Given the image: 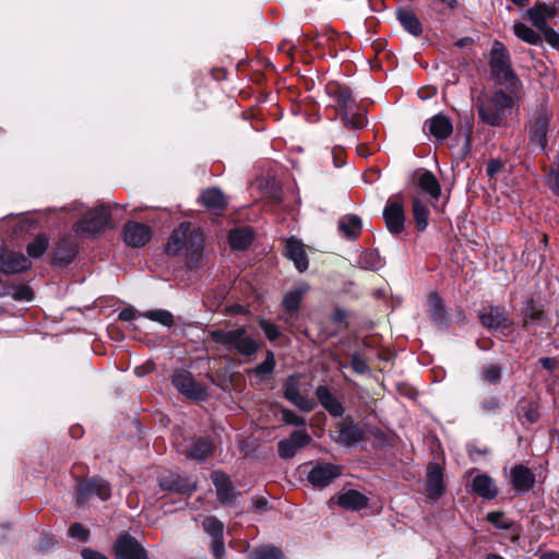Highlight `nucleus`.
I'll return each instance as SVG.
<instances>
[{"label": "nucleus", "mask_w": 559, "mask_h": 559, "mask_svg": "<svg viewBox=\"0 0 559 559\" xmlns=\"http://www.w3.org/2000/svg\"><path fill=\"white\" fill-rule=\"evenodd\" d=\"M204 237L201 230L190 223H182L176 228L166 245L168 255H182L190 269L198 267L203 259Z\"/></svg>", "instance_id": "nucleus-1"}, {"label": "nucleus", "mask_w": 559, "mask_h": 559, "mask_svg": "<svg viewBox=\"0 0 559 559\" xmlns=\"http://www.w3.org/2000/svg\"><path fill=\"white\" fill-rule=\"evenodd\" d=\"M211 337L228 352L241 356H252L259 349V343L248 334L245 326L233 330H214L211 332Z\"/></svg>", "instance_id": "nucleus-2"}, {"label": "nucleus", "mask_w": 559, "mask_h": 559, "mask_svg": "<svg viewBox=\"0 0 559 559\" xmlns=\"http://www.w3.org/2000/svg\"><path fill=\"white\" fill-rule=\"evenodd\" d=\"M513 99L503 92H496L481 100L478 106L479 118L492 127L500 126L504 116L510 111Z\"/></svg>", "instance_id": "nucleus-3"}, {"label": "nucleus", "mask_w": 559, "mask_h": 559, "mask_svg": "<svg viewBox=\"0 0 559 559\" xmlns=\"http://www.w3.org/2000/svg\"><path fill=\"white\" fill-rule=\"evenodd\" d=\"M110 226V211L105 205H98L90 210L74 225V230L79 236L92 237L105 230Z\"/></svg>", "instance_id": "nucleus-4"}, {"label": "nucleus", "mask_w": 559, "mask_h": 559, "mask_svg": "<svg viewBox=\"0 0 559 559\" xmlns=\"http://www.w3.org/2000/svg\"><path fill=\"white\" fill-rule=\"evenodd\" d=\"M342 474L341 466L318 462L308 473V481L314 487H326Z\"/></svg>", "instance_id": "nucleus-5"}, {"label": "nucleus", "mask_w": 559, "mask_h": 559, "mask_svg": "<svg viewBox=\"0 0 559 559\" xmlns=\"http://www.w3.org/2000/svg\"><path fill=\"white\" fill-rule=\"evenodd\" d=\"M114 548L118 559H147L145 549L129 534H121Z\"/></svg>", "instance_id": "nucleus-6"}, {"label": "nucleus", "mask_w": 559, "mask_h": 559, "mask_svg": "<svg viewBox=\"0 0 559 559\" xmlns=\"http://www.w3.org/2000/svg\"><path fill=\"white\" fill-rule=\"evenodd\" d=\"M205 533L212 538V552L215 559H223L225 555L224 524L215 516H206L202 522Z\"/></svg>", "instance_id": "nucleus-7"}, {"label": "nucleus", "mask_w": 559, "mask_h": 559, "mask_svg": "<svg viewBox=\"0 0 559 559\" xmlns=\"http://www.w3.org/2000/svg\"><path fill=\"white\" fill-rule=\"evenodd\" d=\"M93 496H97L100 500H107L110 497L108 483L102 478H93L78 486L76 501L79 503H85Z\"/></svg>", "instance_id": "nucleus-8"}, {"label": "nucleus", "mask_w": 559, "mask_h": 559, "mask_svg": "<svg viewBox=\"0 0 559 559\" xmlns=\"http://www.w3.org/2000/svg\"><path fill=\"white\" fill-rule=\"evenodd\" d=\"M490 68L495 75L506 80L510 79L513 73L510 66V56L503 44L495 41L490 51Z\"/></svg>", "instance_id": "nucleus-9"}, {"label": "nucleus", "mask_w": 559, "mask_h": 559, "mask_svg": "<svg viewBox=\"0 0 559 559\" xmlns=\"http://www.w3.org/2000/svg\"><path fill=\"white\" fill-rule=\"evenodd\" d=\"M383 218L388 229L393 234H399L404 229V209L400 197L390 199L383 210Z\"/></svg>", "instance_id": "nucleus-10"}, {"label": "nucleus", "mask_w": 559, "mask_h": 559, "mask_svg": "<svg viewBox=\"0 0 559 559\" xmlns=\"http://www.w3.org/2000/svg\"><path fill=\"white\" fill-rule=\"evenodd\" d=\"M311 441L312 439L306 429L296 430L289 436V438L283 439L278 442V455L282 459H290L299 449L305 448Z\"/></svg>", "instance_id": "nucleus-11"}, {"label": "nucleus", "mask_w": 559, "mask_h": 559, "mask_svg": "<svg viewBox=\"0 0 559 559\" xmlns=\"http://www.w3.org/2000/svg\"><path fill=\"white\" fill-rule=\"evenodd\" d=\"M31 267L29 260L21 252L2 249L0 251V272L3 274L21 273Z\"/></svg>", "instance_id": "nucleus-12"}, {"label": "nucleus", "mask_w": 559, "mask_h": 559, "mask_svg": "<svg viewBox=\"0 0 559 559\" xmlns=\"http://www.w3.org/2000/svg\"><path fill=\"white\" fill-rule=\"evenodd\" d=\"M211 479L215 486L219 502L226 506H233L236 502L239 492L236 490L229 478L221 472H213Z\"/></svg>", "instance_id": "nucleus-13"}, {"label": "nucleus", "mask_w": 559, "mask_h": 559, "mask_svg": "<svg viewBox=\"0 0 559 559\" xmlns=\"http://www.w3.org/2000/svg\"><path fill=\"white\" fill-rule=\"evenodd\" d=\"M284 396L296 407L304 412H310L314 407V402L304 396L299 391L297 376H290L284 383Z\"/></svg>", "instance_id": "nucleus-14"}, {"label": "nucleus", "mask_w": 559, "mask_h": 559, "mask_svg": "<svg viewBox=\"0 0 559 559\" xmlns=\"http://www.w3.org/2000/svg\"><path fill=\"white\" fill-rule=\"evenodd\" d=\"M173 384L186 396L202 399L204 396L203 388L198 384L192 374L181 370L173 376Z\"/></svg>", "instance_id": "nucleus-15"}, {"label": "nucleus", "mask_w": 559, "mask_h": 559, "mask_svg": "<svg viewBox=\"0 0 559 559\" xmlns=\"http://www.w3.org/2000/svg\"><path fill=\"white\" fill-rule=\"evenodd\" d=\"M159 487L163 490L175 492H191L195 489V481L181 477L174 472H167L158 478Z\"/></svg>", "instance_id": "nucleus-16"}, {"label": "nucleus", "mask_w": 559, "mask_h": 559, "mask_svg": "<svg viewBox=\"0 0 559 559\" xmlns=\"http://www.w3.org/2000/svg\"><path fill=\"white\" fill-rule=\"evenodd\" d=\"M151 228L144 224L130 222L124 226V242L129 247L140 248L151 238Z\"/></svg>", "instance_id": "nucleus-17"}, {"label": "nucleus", "mask_w": 559, "mask_h": 559, "mask_svg": "<svg viewBox=\"0 0 559 559\" xmlns=\"http://www.w3.org/2000/svg\"><path fill=\"white\" fill-rule=\"evenodd\" d=\"M525 14L539 32H544L549 28L547 22L556 16V10L546 3L536 2Z\"/></svg>", "instance_id": "nucleus-18"}, {"label": "nucleus", "mask_w": 559, "mask_h": 559, "mask_svg": "<svg viewBox=\"0 0 559 559\" xmlns=\"http://www.w3.org/2000/svg\"><path fill=\"white\" fill-rule=\"evenodd\" d=\"M285 255L294 262L299 272H304L308 269L309 262L305 251V246L299 239L290 237L286 240Z\"/></svg>", "instance_id": "nucleus-19"}, {"label": "nucleus", "mask_w": 559, "mask_h": 559, "mask_svg": "<svg viewBox=\"0 0 559 559\" xmlns=\"http://www.w3.org/2000/svg\"><path fill=\"white\" fill-rule=\"evenodd\" d=\"M472 491L485 500H492L499 493L496 481L487 474H478L473 478Z\"/></svg>", "instance_id": "nucleus-20"}, {"label": "nucleus", "mask_w": 559, "mask_h": 559, "mask_svg": "<svg viewBox=\"0 0 559 559\" xmlns=\"http://www.w3.org/2000/svg\"><path fill=\"white\" fill-rule=\"evenodd\" d=\"M511 483L518 493L531 490L535 484V476L532 471L523 465H516L510 472Z\"/></svg>", "instance_id": "nucleus-21"}, {"label": "nucleus", "mask_w": 559, "mask_h": 559, "mask_svg": "<svg viewBox=\"0 0 559 559\" xmlns=\"http://www.w3.org/2000/svg\"><path fill=\"white\" fill-rule=\"evenodd\" d=\"M424 129L428 130L438 141H442L451 135L453 126L449 117L439 114L428 119Z\"/></svg>", "instance_id": "nucleus-22"}, {"label": "nucleus", "mask_w": 559, "mask_h": 559, "mask_svg": "<svg viewBox=\"0 0 559 559\" xmlns=\"http://www.w3.org/2000/svg\"><path fill=\"white\" fill-rule=\"evenodd\" d=\"M481 324L489 330H499L510 326V320L500 307H491L488 311L479 314Z\"/></svg>", "instance_id": "nucleus-23"}, {"label": "nucleus", "mask_w": 559, "mask_h": 559, "mask_svg": "<svg viewBox=\"0 0 559 559\" xmlns=\"http://www.w3.org/2000/svg\"><path fill=\"white\" fill-rule=\"evenodd\" d=\"M328 93L337 102V108L341 115L356 108V100L348 87L342 85H329Z\"/></svg>", "instance_id": "nucleus-24"}, {"label": "nucleus", "mask_w": 559, "mask_h": 559, "mask_svg": "<svg viewBox=\"0 0 559 559\" xmlns=\"http://www.w3.org/2000/svg\"><path fill=\"white\" fill-rule=\"evenodd\" d=\"M336 502L343 509L358 511L367 507L368 498L357 490L348 489L336 496Z\"/></svg>", "instance_id": "nucleus-25"}, {"label": "nucleus", "mask_w": 559, "mask_h": 559, "mask_svg": "<svg viewBox=\"0 0 559 559\" xmlns=\"http://www.w3.org/2000/svg\"><path fill=\"white\" fill-rule=\"evenodd\" d=\"M199 200L207 211L214 214H221L227 205L223 192L216 188H211L203 191Z\"/></svg>", "instance_id": "nucleus-26"}, {"label": "nucleus", "mask_w": 559, "mask_h": 559, "mask_svg": "<svg viewBox=\"0 0 559 559\" xmlns=\"http://www.w3.org/2000/svg\"><path fill=\"white\" fill-rule=\"evenodd\" d=\"M364 430L358 425L343 424L334 441L345 447H354L364 439Z\"/></svg>", "instance_id": "nucleus-27"}, {"label": "nucleus", "mask_w": 559, "mask_h": 559, "mask_svg": "<svg viewBox=\"0 0 559 559\" xmlns=\"http://www.w3.org/2000/svg\"><path fill=\"white\" fill-rule=\"evenodd\" d=\"M418 187L423 193L429 197L430 203H433L439 200L441 194V186L436 176L431 171H420L418 176Z\"/></svg>", "instance_id": "nucleus-28"}, {"label": "nucleus", "mask_w": 559, "mask_h": 559, "mask_svg": "<svg viewBox=\"0 0 559 559\" xmlns=\"http://www.w3.org/2000/svg\"><path fill=\"white\" fill-rule=\"evenodd\" d=\"M76 243L68 237L61 238L53 251V262L56 264H68L76 254Z\"/></svg>", "instance_id": "nucleus-29"}, {"label": "nucleus", "mask_w": 559, "mask_h": 559, "mask_svg": "<svg viewBox=\"0 0 559 559\" xmlns=\"http://www.w3.org/2000/svg\"><path fill=\"white\" fill-rule=\"evenodd\" d=\"M310 289L306 283L298 284L293 289L287 292L283 297V306L288 313H296L299 309L300 302Z\"/></svg>", "instance_id": "nucleus-30"}, {"label": "nucleus", "mask_w": 559, "mask_h": 559, "mask_svg": "<svg viewBox=\"0 0 559 559\" xmlns=\"http://www.w3.org/2000/svg\"><path fill=\"white\" fill-rule=\"evenodd\" d=\"M316 395L318 397V401L320 404L332 415L335 417L342 416L344 413V407L340 403L337 399H335L330 390L324 386L320 385L317 388Z\"/></svg>", "instance_id": "nucleus-31"}, {"label": "nucleus", "mask_w": 559, "mask_h": 559, "mask_svg": "<svg viewBox=\"0 0 559 559\" xmlns=\"http://www.w3.org/2000/svg\"><path fill=\"white\" fill-rule=\"evenodd\" d=\"M362 229V222L359 216L355 214L343 215L338 219V230L347 239H356Z\"/></svg>", "instance_id": "nucleus-32"}, {"label": "nucleus", "mask_w": 559, "mask_h": 559, "mask_svg": "<svg viewBox=\"0 0 559 559\" xmlns=\"http://www.w3.org/2000/svg\"><path fill=\"white\" fill-rule=\"evenodd\" d=\"M549 118L550 116L546 110H540L536 112L534 120L531 124V135L542 146L546 144Z\"/></svg>", "instance_id": "nucleus-33"}, {"label": "nucleus", "mask_w": 559, "mask_h": 559, "mask_svg": "<svg viewBox=\"0 0 559 559\" xmlns=\"http://www.w3.org/2000/svg\"><path fill=\"white\" fill-rule=\"evenodd\" d=\"M443 476L439 464L430 463L428 466L427 490L431 498L440 497L443 492Z\"/></svg>", "instance_id": "nucleus-34"}, {"label": "nucleus", "mask_w": 559, "mask_h": 559, "mask_svg": "<svg viewBox=\"0 0 559 559\" xmlns=\"http://www.w3.org/2000/svg\"><path fill=\"white\" fill-rule=\"evenodd\" d=\"M185 452L188 457L203 461L213 452V444L210 440L200 438L186 445Z\"/></svg>", "instance_id": "nucleus-35"}, {"label": "nucleus", "mask_w": 559, "mask_h": 559, "mask_svg": "<svg viewBox=\"0 0 559 559\" xmlns=\"http://www.w3.org/2000/svg\"><path fill=\"white\" fill-rule=\"evenodd\" d=\"M396 16L401 25L413 36H419L423 32L421 24L416 14L409 8L397 10Z\"/></svg>", "instance_id": "nucleus-36"}, {"label": "nucleus", "mask_w": 559, "mask_h": 559, "mask_svg": "<svg viewBox=\"0 0 559 559\" xmlns=\"http://www.w3.org/2000/svg\"><path fill=\"white\" fill-rule=\"evenodd\" d=\"M413 215L416 224V228L419 231H424L429 222V210L423 200L418 197L413 200Z\"/></svg>", "instance_id": "nucleus-37"}, {"label": "nucleus", "mask_w": 559, "mask_h": 559, "mask_svg": "<svg viewBox=\"0 0 559 559\" xmlns=\"http://www.w3.org/2000/svg\"><path fill=\"white\" fill-rule=\"evenodd\" d=\"M252 233L248 228H238L229 233V245L234 250H243L252 241Z\"/></svg>", "instance_id": "nucleus-38"}, {"label": "nucleus", "mask_w": 559, "mask_h": 559, "mask_svg": "<svg viewBox=\"0 0 559 559\" xmlns=\"http://www.w3.org/2000/svg\"><path fill=\"white\" fill-rule=\"evenodd\" d=\"M513 32L519 39L530 45H538L542 41V36L523 22H515Z\"/></svg>", "instance_id": "nucleus-39"}, {"label": "nucleus", "mask_w": 559, "mask_h": 559, "mask_svg": "<svg viewBox=\"0 0 559 559\" xmlns=\"http://www.w3.org/2000/svg\"><path fill=\"white\" fill-rule=\"evenodd\" d=\"M428 307L429 313L437 324L443 325L447 323V312L444 310L441 298H439L438 296H432L429 299Z\"/></svg>", "instance_id": "nucleus-40"}, {"label": "nucleus", "mask_w": 559, "mask_h": 559, "mask_svg": "<svg viewBox=\"0 0 559 559\" xmlns=\"http://www.w3.org/2000/svg\"><path fill=\"white\" fill-rule=\"evenodd\" d=\"M479 378L483 382L497 384L501 380V367L495 364H486L480 369Z\"/></svg>", "instance_id": "nucleus-41"}, {"label": "nucleus", "mask_w": 559, "mask_h": 559, "mask_svg": "<svg viewBox=\"0 0 559 559\" xmlns=\"http://www.w3.org/2000/svg\"><path fill=\"white\" fill-rule=\"evenodd\" d=\"M142 316L151 321L157 322L167 328H170L174 324V316L168 310H148L144 312Z\"/></svg>", "instance_id": "nucleus-42"}, {"label": "nucleus", "mask_w": 559, "mask_h": 559, "mask_svg": "<svg viewBox=\"0 0 559 559\" xmlns=\"http://www.w3.org/2000/svg\"><path fill=\"white\" fill-rule=\"evenodd\" d=\"M48 245V238L45 235H39L28 243L27 253L31 258L38 259L47 251Z\"/></svg>", "instance_id": "nucleus-43"}, {"label": "nucleus", "mask_w": 559, "mask_h": 559, "mask_svg": "<svg viewBox=\"0 0 559 559\" xmlns=\"http://www.w3.org/2000/svg\"><path fill=\"white\" fill-rule=\"evenodd\" d=\"M250 559H284V556L276 547L263 546L252 550Z\"/></svg>", "instance_id": "nucleus-44"}, {"label": "nucleus", "mask_w": 559, "mask_h": 559, "mask_svg": "<svg viewBox=\"0 0 559 559\" xmlns=\"http://www.w3.org/2000/svg\"><path fill=\"white\" fill-rule=\"evenodd\" d=\"M342 121L345 127L350 129H361L365 126L364 115L355 109L342 114Z\"/></svg>", "instance_id": "nucleus-45"}, {"label": "nucleus", "mask_w": 559, "mask_h": 559, "mask_svg": "<svg viewBox=\"0 0 559 559\" xmlns=\"http://www.w3.org/2000/svg\"><path fill=\"white\" fill-rule=\"evenodd\" d=\"M486 519L489 523L499 530H509L512 525V522L504 515L503 512L500 511L489 512Z\"/></svg>", "instance_id": "nucleus-46"}, {"label": "nucleus", "mask_w": 559, "mask_h": 559, "mask_svg": "<svg viewBox=\"0 0 559 559\" xmlns=\"http://www.w3.org/2000/svg\"><path fill=\"white\" fill-rule=\"evenodd\" d=\"M281 413H282L283 420L286 424L294 425L297 427H305L306 419L302 416H299L296 413H294L289 409H285V408L282 409Z\"/></svg>", "instance_id": "nucleus-47"}, {"label": "nucleus", "mask_w": 559, "mask_h": 559, "mask_svg": "<svg viewBox=\"0 0 559 559\" xmlns=\"http://www.w3.org/2000/svg\"><path fill=\"white\" fill-rule=\"evenodd\" d=\"M275 367V358L272 352H267L265 360L258 365L254 369L258 374H267L273 371Z\"/></svg>", "instance_id": "nucleus-48"}, {"label": "nucleus", "mask_w": 559, "mask_h": 559, "mask_svg": "<svg viewBox=\"0 0 559 559\" xmlns=\"http://www.w3.org/2000/svg\"><path fill=\"white\" fill-rule=\"evenodd\" d=\"M259 324L270 341H274V340L278 338L280 331L274 324L267 322L264 319H260Z\"/></svg>", "instance_id": "nucleus-49"}, {"label": "nucleus", "mask_w": 559, "mask_h": 559, "mask_svg": "<svg viewBox=\"0 0 559 559\" xmlns=\"http://www.w3.org/2000/svg\"><path fill=\"white\" fill-rule=\"evenodd\" d=\"M361 261L365 267L368 269H379L381 266V261L379 255L376 252H367L362 255Z\"/></svg>", "instance_id": "nucleus-50"}, {"label": "nucleus", "mask_w": 559, "mask_h": 559, "mask_svg": "<svg viewBox=\"0 0 559 559\" xmlns=\"http://www.w3.org/2000/svg\"><path fill=\"white\" fill-rule=\"evenodd\" d=\"M350 365L353 370L359 374L366 373L369 370L367 362L358 354L352 356Z\"/></svg>", "instance_id": "nucleus-51"}, {"label": "nucleus", "mask_w": 559, "mask_h": 559, "mask_svg": "<svg viewBox=\"0 0 559 559\" xmlns=\"http://www.w3.org/2000/svg\"><path fill=\"white\" fill-rule=\"evenodd\" d=\"M69 534L73 538L85 542L88 537V531L79 523H74L69 528Z\"/></svg>", "instance_id": "nucleus-52"}, {"label": "nucleus", "mask_w": 559, "mask_h": 559, "mask_svg": "<svg viewBox=\"0 0 559 559\" xmlns=\"http://www.w3.org/2000/svg\"><path fill=\"white\" fill-rule=\"evenodd\" d=\"M480 408H481L483 413H485V414H493L499 408V400L493 396L485 399L480 403Z\"/></svg>", "instance_id": "nucleus-53"}, {"label": "nucleus", "mask_w": 559, "mask_h": 559, "mask_svg": "<svg viewBox=\"0 0 559 559\" xmlns=\"http://www.w3.org/2000/svg\"><path fill=\"white\" fill-rule=\"evenodd\" d=\"M12 295L16 300L29 301L33 298V290L28 286L22 285L16 287Z\"/></svg>", "instance_id": "nucleus-54"}, {"label": "nucleus", "mask_w": 559, "mask_h": 559, "mask_svg": "<svg viewBox=\"0 0 559 559\" xmlns=\"http://www.w3.org/2000/svg\"><path fill=\"white\" fill-rule=\"evenodd\" d=\"M546 41L554 48L559 49V33L552 28H547L544 32Z\"/></svg>", "instance_id": "nucleus-55"}, {"label": "nucleus", "mask_w": 559, "mask_h": 559, "mask_svg": "<svg viewBox=\"0 0 559 559\" xmlns=\"http://www.w3.org/2000/svg\"><path fill=\"white\" fill-rule=\"evenodd\" d=\"M549 177L551 180L552 189L558 193L559 192V157H558L556 166H555V168H552Z\"/></svg>", "instance_id": "nucleus-56"}, {"label": "nucleus", "mask_w": 559, "mask_h": 559, "mask_svg": "<svg viewBox=\"0 0 559 559\" xmlns=\"http://www.w3.org/2000/svg\"><path fill=\"white\" fill-rule=\"evenodd\" d=\"M136 317V312L134 309L127 308L119 312V320L121 321H131Z\"/></svg>", "instance_id": "nucleus-57"}, {"label": "nucleus", "mask_w": 559, "mask_h": 559, "mask_svg": "<svg viewBox=\"0 0 559 559\" xmlns=\"http://www.w3.org/2000/svg\"><path fill=\"white\" fill-rule=\"evenodd\" d=\"M82 557H83V559H108L104 555H102L95 550H92V549H84L82 551Z\"/></svg>", "instance_id": "nucleus-58"}, {"label": "nucleus", "mask_w": 559, "mask_h": 559, "mask_svg": "<svg viewBox=\"0 0 559 559\" xmlns=\"http://www.w3.org/2000/svg\"><path fill=\"white\" fill-rule=\"evenodd\" d=\"M528 423H535L538 418V412L530 405L528 409L523 415Z\"/></svg>", "instance_id": "nucleus-59"}, {"label": "nucleus", "mask_w": 559, "mask_h": 559, "mask_svg": "<svg viewBox=\"0 0 559 559\" xmlns=\"http://www.w3.org/2000/svg\"><path fill=\"white\" fill-rule=\"evenodd\" d=\"M542 366L547 370H554L557 366V360L555 358L545 357L540 359Z\"/></svg>", "instance_id": "nucleus-60"}, {"label": "nucleus", "mask_w": 559, "mask_h": 559, "mask_svg": "<svg viewBox=\"0 0 559 559\" xmlns=\"http://www.w3.org/2000/svg\"><path fill=\"white\" fill-rule=\"evenodd\" d=\"M500 168V164L496 160H491L487 166V174L492 177Z\"/></svg>", "instance_id": "nucleus-61"}, {"label": "nucleus", "mask_w": 559, "mask_h": 559, "mask_svg": "<svg viewBox=\"0 0 559 559\" xmlns=\"http://www.w3.org/2000/svg\"><path fill=\"white\" fill-rule=\"evenodd\" d=\"M468 455L471 456V459H475V454H480V455H484V454H487L488 453V450L487 449H484V450H478L476 449L475 447H468Z\"/></svg>", "instance_id": "nucleus-62"}, {"label": "nucleus", "mask_w": 559, "mask_h": 559, "mask_svg": "<svg viewBox=\"0 0 559 559\" xmlns=\"http://www.w3.org/2000/svg\"><path fill=\"white\" fill-rule=\"evenodd\" d=\"M346 317V313L344 310H336L333 314V321L336 323L343 322Z\"/></svg>", "instance_id": "nucleus-63"}, {"label": "nucleus", "mask_w": 559, "mask_h": 559, "mask_svg": "<svg viewBox=\"0 0 559 559\" xmlns=\"http://www.w3.org/2000/svg\"><path fill=\"white\" fill-rule=\"evenodd\" d=\"M472 43H473V39L471 37H464V38L459 39L455 43V46L459 47V48H463L465 46L471 45Z\"/></svg>", "instance_id": "nucleus-64"}]
</instances>
